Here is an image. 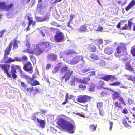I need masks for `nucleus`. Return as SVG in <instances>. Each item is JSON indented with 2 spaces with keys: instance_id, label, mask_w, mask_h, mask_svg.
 <instances>
[{
  "instance_id": "obj_41",
  "label": "nucleus",
  "mask_w": 135,
  "mask_h": 135,
  "mask_svg": "<svg viewBox=\"0 0 135 135\" xmlns=\"http://www.w3.org/2000/svg\"><path fill=\"white\" fill-rule=\"evenodd\" d=\"M36 115H38L37 113H36L33 114L32 117V119L34 121H36L37 120V119H38L36 116Z\"/></svg>"
},
{
  "instance_id": "obj_56",
  "label": "nucleus",
  "mask_w": 135,
  "mask_h": 135,
  "mask_svg": "<svg viewBox=\"0 0 135 135\" xmlns=\"http://www.w3.org/2000/svg\"><path fill=\"white\" fill-rule=\"evenodd\" d=\"M103 30L102 27L99 25L97 28V30L99 31H101Z\"/></svg>"
},
{
  "instance_id": "obj_11",
  "label": "nucleus",
  "mask_w": 135,
  "mask_h": 135,
  "mask_svg": "<svg viewBox=\"0 0 135 135\" xmlns=\"http://www.w3.org/2000/svg\"><path fill=\"white\" fill-rule=\"evenodd\" d=\"M9 55H8L7 58H5L4 57V55L3 59L5 63H10L15 61L20 62L22 61L21 59L17 56L15 57L14 59H12L11 57L8 58Z\"/></svg>"
},
{
  "instance_id": "obj_60",
  "label": "nucleus",
  "mask_w": 135,
  "mask_h": 135,
  "mask_svg": "<svg viewBox=\"0 0 135 135\" xmlns=\"http://www.w3.org/2000/svg\"><path fill=\"white\" fill-rule=\"evenodd\" d=\"M90 73L89 74V76H92V75H93V76L95 75V71H91V72H90Z\"/></svg>"
},
{
  "instance_id": "obj_43",
  "label": "nucleus",
  "mask_w": 135,
  "mask_h": 135,
  "mask_svg": "<svg viewBox=\"0 0 135 135\" xmlns=\"http://www.w3.org/2000/svg\"><path fill=\"white\" fill-rule=\"evenodd\" d=\"M130 52L133 56H135V48L134 46H133L131 47Z\"/></svg>"
},
{
  "instance_id": "obj_10",
  "label": "nucleus",
  "mask_w": 135,
  "mask_h": 135,
  "mask_svg": "<svg viewBox=\"0 0 135 135\" xmlns=\"http://www.w3.org/2000/svg\"><path fill=\"white\" fill-rule=\"evenodd\" d=\"M54 40L57 43L64 41L65 40L64 34L61 32H57L54 36Z\"/></svg>"
},
{
  "instance_id": "obj_37",
  "label": "nucleus",
  "mask_w": 135,
  "mask_h": 135,
  "mask_svg": "<svg viewBox=\"0 0 135 135\" xmlns=\"http://www.w3.org/2000/svg\"><path fill=\"white\" fill-rule=\"evenodd\" d=\"M105 83L104 81H102L100 80L99 82V85L101 87L104 88H104V86L105 85Z\"/></svg>"
},
{
  "instance_id": "obj_7",
  "label": "nucleus",
  "mask_w": 135,
  "mask_h": 135,
  "mask_svg": "<svg viewBox=\"0 0 135 135\" xmlns=\"http://www.w3.org/2000/svg\"><path fill=\"white\" fill-rule=\"evenodd\" d=\"M24 44L25 49L23 51L24 52L35 55V48L33 49H30L31 43L29 40H26L24 42Z\"/></svg>"
},
{
  "instance_id": "obj_24",
  "label": "nucleus",
  "mask_w": 135,
  "mask_h": 135,
  "mask_svg": "<svg viewBox=\"0 0 135 135\" xmlns=\"http://www.w3.org/2000/svg\"><path fill=\"white\" fill-rule=\"evenodd\" d=\"M130 62V61H128L126 62L125 64V69L127 70L131 71H133V69L131 66Z\"/></svg>"
},
{
  "instance_id": "obj_21",
  "label": "nucleus",
  "mask_w": 135,
  "mask_h": 135,
  "mask_svg": "<svg viewBox=\"0 0 135 135\" xmlns=\"http://www.w3.org/2000/svg\"><path fill=\"white\" fill-rule=\"evenodd\" d=\"M61 67L60 71V73H64L68 70V67L65 64L63 65L62 66L61 65Z\"/></svg>"
},
{
  "instance_id": "obj_2",
  "label": "nucleus",
  "mask_w": 135,
  "mask_h": 135,
  "mask_svg": "<svg viewBox=\"0 0 135 135\" xmlns=\"http://www.w3.org/2000/svg\"><path fill=\"white\" fill-rule=\"evenodd\" d=\"M57 124L60 128L69 131L70 133H73L74 132L75 129L73 124L64 119L63 118H60L58 119Z\"/></svg>"
},
{
  "instance_id": "obj_55",
  "label": "nucleus",
  "mask_w": 135,
  "mask_h": 135,
  "mask_svg": "<svg viewBox=\"0 0 135 135\" xmlns=\"http://www.w3.org/2000/svg\"><path fill=\"white\" fill-rule=\"evenodd\" d=\"M37 76L36 75V73H34L32 75V78H30V81H31V80H32L36 78H37Z\"/></svg>"
},
{
  "instance_id": "obj_63",
  "label": "nucleus",
  "mask_w": 135,
  "mask_h": 135,
  "mask_svg": "<svg viewBox=\"0 0 135 135\" xmlns=\"http://www.w3.org/2000/svg\"><path fill=\"white\" fill-rule=\"evenodd\" d=\"M76 114L77 115H79L80 117H82L83 118H85V116L84 115H83L81 114L80 113H76Z\"/></svg>"
},
{
  "instance_id": "obj_15",
  "label": "nucleus",
  "mask_w": 135,
  "mask_h": 135,
  "mask_svg": "<svg viewBox=\"0 0 135 135\" xmlns=\"http://www.w3.org/2000/svg\"><path fill=\"white\" fill-rule=\"evenodd\" d=\"M57 57V55L54 53L49 54L47 56V59L49 61H55Z\"/></svg>"
},
{
  "instance_id": "obj_4",
  "label": "nucleus",
  "mask_w": 135,
  "mask_h": 135,
  "mask_svg": "<svg viewBox=\"0 0 135 135\" xmlns=\"http://www.w3.org/2000/svg\"><path fill=\"white\" fill-rule=\"evenodd\" d=\"M50 46V42L48 41L41 42L36 44L35 50V55L39 56L43 53L46 49Z\"/></svg>"
},
{
  "instance_id": "obj_46",
  "label": "nucleus",
  "mask_w": 135,
  "mask_h": 135,
  "mask_svg": "<svg viewBox=\"0 0 135 135\" xmlns=\"http://www.w3.org/2000/svg\"><path fill=\"white\" fill-rule=\"evenodd\" d=\"M26 90L27 91L29 92L30 93H31L35 90L34 88L33 87H32L31 88L30 87L27 88L26 89Z\"/></svg>"
},
{
  "instance_id": "obj_47",
  "label": "nucleus",
  "mask_w": 135,
  "mask_h": 135,
  "mask_svg": "<svg viewBox=\"0 0 135 135\" xmlns=\"http://www.w3.org/2000/svg\"><path fill=\"white\" fill-rule=\"evenodd\" d=\"M132 18H131L130 19V20H129L128 21V25L129 28V30H131L132 27V22L130 20H132Z\"/></svg>"
},
{
  "instance_id": "obj_14",
  "label": "nucleus",
  "mask_w": 135,
  "mask_h": 135,
  "mask_svg": "<svg viewBox=\"0 0 135 135\" xmlns=\"http://www.w3.org/2000/svg\"><path fill=\"white\" fill-rule=\"evenodd\" d=\"M73 71L70 70H68L62 77L61 78V81L64 80L65 82L66 83L69 79L70 77L73 74Z\"/></svg>"
},
{
  "instance_id": "obj_32",
  "label": "nucleus",
  "mask_w": 135,
  "mask_h": 135,
  "mask_svg": "<svg viewBox=\"0 0 135 135\" xmlns=\"http://www.w3.org/2000/svg\"><path fill=\"white\" fill-rule=\"evenodd\" d=\"M95 86L94 84L93 83H91L89 85V88L88 90L91 92H92L94 90Z\"/></svg>"
},
{
  "instance_id": "obj_36",
  "label": "nucleus",
  "mask_w": 135,
  "mask_h": 135,
  "mask_svg": "<svg viewBox=\"0 0 135 135\" xmlns=\"http://www.w3.org/2000/svg\"><path fill=\"white\" fill-rule=\"evenodd\" d=\"M76 52L72 50H68L66 53V55H71L72 54L75 53Z\"/></svg>"
},
{
  "instance_id": "obj_6",
  "label": "nucleus",
  "mask_w": 135,
  "mask_h": 135,
  "mask_svg": "<svg viewBox=\"0 0 135 135\" xmlns=\"http://www.w3.org/2000/svg\"><path fill=\"white\" fill-rule=\"evenodd\" d=\"M104 89H107L113 93V94L112 95V98L113 100H115L116 99H118V100L121 103L123 104L125 106H126V105L123 98L120 96V95L118 92L114 91V90L108 88H104Z\"/></svg>"
},
{
  "instance_id": "obj_33",
  "label": "nucleus",
  "mask_w": 135,
  "mask_h": 135,
  "mask_svg": "<svg viewBox=\"0 0 135 135\" xmlns=\"http://www.w3.org/2000/svg\"><path fill=\"white\" fill-rule=\"evenodd\" d=\"M121 84V82L120 81H115L110 83L109 85L110 86H118Z\"/></svg>"
},
{
  "instance_id": "obj_1",
  "label": "nucleus",
  "mask_w": 135,
  "mask_h": 135,
  "mask_svg": "<svg viewBox=\"0 0 135 135\" xmlns=\"http://www.w3.org/2000/svg\"><path fill=\"white\" fill-rule=\"evenodd\" d=\"M10 65L7 64H0V67L1 69L7 74V76L10 78H13L14 79L17 78V76L16 73L18 71L20 72H21L22 70L21 66L18 65L12 64L11 66V71L9 72L8 70Z\"/></svg>"
},
{
  "instance_id": "obj_42",
  "label": "nucleus",
  "mask_w": 135,
  "mask_h": 135,
  "mask_svg": "<svg viewBox=\"0 0 135 135\" xmlns=\"http://www.w3.org/2000/svg\"><path fill=\"white\" fill-rule=\"evenodd\" d=\"M30 58L33 64H35L36 62V59L35 57L33 55H31L30 56Z\"/></svg>"
},
{
  "instance_id": "obj_31",
  "label": "nucleus",
  "mask_w": 135,
  "mask_h": 135,
  "mask_svg": "<svg viewBox=\"0 0 135 135\" xmlns=\"http://www.w3.org/2000/svg\"><path fill=\"white\" fill-rule=\"evenodd\" d=\"M123 123L125 127L127 128L130 129L132 127L129 124H127V121L125 119L122 120Z\"/></svg>"
},
{
  "instance_id": "obj_9",
  "label": "nucleus",
  "mask_w": 135,
  "mask_h": 135,
  "mask_svg": "<svg viewBox=\"0 0 135 135\" xmlns=\"http://www.w3.org/2000/svg\"><path fill=\"white\" fill-rule=\"evenodd\" d=\"M92 97L84 95H81L77 96V101L79 102L84 103L86 102H89Z\"/></svg>"
},
{
  "instance_id": "obj_62",
  "label": "nucleus",
  "mask_w": 135,
  "mask_h": 135,
  "mask_svg": "<svg viewBox=\"0 0 135 135\" xmlns=\"http://www.w3.org/2000/svg\"><path fill=\"white\" fill-rule=\"evenodd\" d=\"M104 41L105 42V45H107L108 44H109L110 42V40H105Z\"/></svg>"
},
{
  "instance_id": "obj_12",
  "label": "nucleus",
  "mask_w": 135,
  "mask_h": 135,
  "mask_svg": "<svg viewBox=\"0 0 135 135\" xmlns=\"http://www.w3.org/2000/svg\"><path fill=\"white\" fill-rule=\"evenodd\" d=\"M23 68L25 71L30 73L32 74L33 72V68L30 62H27L24 64Z\"/></svg>"
},
{
  "instance_id": "obj_49",
  "label": "nucleus",
  "mask_w": 135,
  "mask_h": 135,
  "mask_svg": "<svg viewBox=\"0 0 135 135\" xmlns=\"http://www.w3.org/2000/svg\"><path fill=\"white\" fill-rule=\"evenodd\" d=\"M7 31V30L5 29L2 30L0 31V38L2 37L4 33Z\"/></svg>"
},
{
  "instance_id": "obj_29",
  "label": "nucleus",
  "mask_w": 135,
  "mask_h": 135,
  "mask_svg": "<svg viewBox=\"0 0 135 135\" xmlns=\"http://www.w3.org/2000/svg\"><path fill=\"white\" fill-rule=\"evenodd\" d=\"M31 82L30 83L31 86H34L40 85L39 83L36 80H31Z\"/></svg>"
},
{
  "instance_id": "obj_19",
  "label": "nucleus",
  "mask_w": 135,
  "mask_h": 135,
  "mask_svg": "<svg viewBox=\"0 0 135 135\" xmlns=\"http://www.w3.org/2000/svg\"><path fill=\"white\" fill-rule=\"evenodd\" d=\"M61 65H62V64L61 63H58L57 65L52 70V73L54 74L57 73L61 66Z\"/></svg>"
},
{
  "instance_id": "obj_27",
  "label": "nucleus",
  "mask_w": 135,
  "mask_h": 135,
  "mask_svg": "<svg viewBox=\"0 0 135 135\" xmlns=\"http://www.w3.org/2000/svg\"><path fill=\"white\" fill-rule=\"evenodd\" d=\"M37 122L40 124L39 126L42 128H44L46 124V122L44 120H39V119H37Z\"/></svg>"
},
{
  "instance_id": "obj_8",
  "label": "nucleus",
  "mask_w": 135,
  "mask_h": 135,
  "mask_svg": "<svg viewBox=\"0 0 135 135\" xmlns=\"http://www.w3.org/2000/svg\"><path fill=\"white\" fill-rule=\"evenodd\" d=\"M14 4L11 3L9 4H6L5 2H0V10L6 11H12L14 9Z\"/></svg>"
},
{
  "instance_id": "obj_3",
  "label": "nucleus",
  "mask_w": 135,
  "mask_h": 135,
  "mask_svg": "<svg viewBox=\"0 0 135 135\" xmlns=\"http://www.w3.org/2000/svg\"><path fill=\"white\" fill-rule=\"evenodd\" d=\"M115 45L117 46L115 51L114 54L116 57H120L121 56H126L128 55L126 43L123 42L116 43Z\"/></svg>"
},
{
  "instance_id": "obj_13",
  "label": "nucleus",
  "mask_w": 135,
  "mask_h": 135,
  "mask_svg": "<svg viewBox=\"0 0 135 135\" xmlns=\"http://www.w3.org/2000/svg\"><path fill=\"white\" fill-rule=\"evenodd\" d=\"M101 79H102L106 81L113 82L114 80H117V78L115 77L114 75H105L103 77L100 78Z\"/></svg>"
},
{
  "instance_id": "obj_35",
  "label": "nucleus",
  "mask_w": 135,
  "mask_h": 135,
  "mask_svg": "<svg viewBox=\"0 0 135 135\" xmlns=\"http://www.w3.org/2000/svg\"><path fill=\"white\" fill-rule=\"evenodd\" d=\"M96 126H95L94 124H91L89 126V128L91 131H94L96 129Z\"/></svg>"
},
{
  "instance_id": "obj_53",
  "label": "nucleus",
  "mask_w": 135,
  "mask_h": 135,
  "mask_svg": "<svg viewBox=\"0 0 135 135\" xmlns=\"http://www.w3.org/2000/svg\"><path fill=\"white\" fill-rule=\"evenodd\" d=\"M51 67V65L50 63L47 64L46 65L45 68L46 70H48Z\"/></svg>"
},
{
  "instance_id": "obj_34",
  "label": "nucleus",
  "mask_w": 135,
  "mask_h": 135,
  "mask_svg": "<svg viewBox=\"0 0 135 135\" xmlns=\"http://www.w3.org/2000/svg\"><path fill=\"white\" fill-rule=\"evenodd\" d=\"M103 105V104L102 102H100L97 103V106L98 110L102 109Z\"/></svg>"
},
{
  "instance_id": "obj_45",
  "label": "nucleus",
  "mask_w": 135,
  "mask_h": 135,
  "mask_svg": "<svg viewBox=\"0 0 135 135\" xmlns=\"http://www.w3.org/2000/svg\"><path fill=\"white\" fill-rule=\"evenodd\" d=\"M99 65L101 66H105L106 65V63L103 60H100V61L99 62Z\"/></svg>"
},
{
  "instance_id": "obj_39",
  "label": "nucleus",
  "mask_w": 135,
  "mask_h": 135,
  "mask_svg": "<svg viewBox=\"0 0 135 135\" xmlns=\"http://www.w3.org/2000/svg\"><path fill=\"white\" fill-rule=\"evenodd\" d=\"M69 94L68 93H66V95L65 97V101L62 104L63 105H64L68 103V99L69 98Z\"/></svg>"
},
{
  "instance_id": "obj_20",
  "label": "nucleus",
  "mask_w": 135,
  "mask_h": 135,
  "mask_svg": "<svg viewBox=\"0 0 135 135\" xmlns=\"http://www.w3.org/2000/svg\"><path fill=\"white\" fill-rule=\"evenodd\" d=\"M81 81L79 78L76 77H74L72 78L70 81V84L72 86L75 85V82H79Z\"/></svg>"
},
{
  "instance_id": "obj_38",
  "label": "nucleus",
  "mask_w": 135,
  "mask_h": 135,
  "mask_svg": "<svg viewBox=\"0 0 135 135\" xmlns=\"http://www.w3.org/2000/svg\"><path fill=\"white\" fill-rule=\"evenodd\" d=\"M49 18V17L47 15L44 17H40L39 18L38 20L40 22H42L46 20L47 19H48Z\"/></svg>"
},
{
  "instance_id": "obj_22",
  "label": "nucleus",
  "mask_w": 135,
  "mask_h": 135,
  "mask_svg": "<svg viewBox=\"0 0 135 135\" xmlns=\"http://www.w3.org/2000/svg\"><path fill=\"white\" fill-rule=\"evenodd\" d=\"M81 81L79 83H82L84 84H86L89 83V82L90 80V78L89 77H85L84 78L83 80L80 79H79Z\"/></svg>"
},
{
  "instance_id": "obj_61",
  "label": "nucleus",
  "mask_w": 135,
  "mask_h": 135,
  "mask_svg": "<svg viewBox=\"0 0 135 135\" xmlns=\"http://www.w3.org/2000/svg\"><path fill=\"white\" fill-rule=\"evenodd\" d=\"M75 17V15H71L70 16V19L69 20L72 21L73 18Z\"/></svg>"
},
{
  "instance_id": "obj_57",
  "label": "nucleus",
  "mask_w": 135,
  "mask_h": 135,
  "mask_svg": "<svg viewBox=\"0 0 135 135\" xmlns=\"http://www.w3.org/2000/svg\"><path fill=\"white\" fill-rule=\"evenodd\" d=\"M71 22V21H70L69 20V21L68 23L67 26L68 27L71 28L72 29H73V27L70 25V23Z\"/></svg>"
},
{
  "instance_id": "obj_48",
  "label": "nucleus",
  "mask_w": 135,
  "mask_h": 135,
  "mask_svg": "<svg viewBox=\"0 0 135 135\" xmlns=\"http://www.w3.org/2000/svg\"><path fill=\"white\" fill-rule=\"evenodd\" d=\"M78 87L80 89L82 90H85L86 88V86L83 85L82 84H80L79 85Z\"/></svg>"
},
{
  "instance_id": "obj_52",
  "label": "nucleus",
  "mask_w": 135,
  "mask_h": 135,
  "mask_svg": "<svg viewBox=\"0 0 135 135\" xmlns=\"http://www.w3.org/2000/svg\"><path fill=\"white\" fill-rule=\"evenodd\" d=\"M98 110H99V113L100 115L104 116V112L102 109H101Z\"/></svg>"
},
{
  "instance_id": "obj_64",
  "label": "nucleus",
  "mask_w": 135,
  "mask_h": 135,
  "mask_svg": "<svg viewBox=\"0 0 135 135\" xmlns=\"http://www.w3.org/2000/svg\"><path fill=\"white\" fill-rule=\"evenodd\" d=\"M127 79L129 80L133 81V80L132 76H128V78H127Z\"/></svg>"
},
{
  "instance_id": "obj_58",
  "label": "nucleus",
  "mask_w": 135,
  "mask_h": 135,
  "mask_svg": "<svg viewBox=\"0 0 135 135\" xmlns=\"http://www.w3.org/2000/svg\"><path fill=\"white\" fill-rule=\"evenodd\" d=\"M128 100L129 103L130 104H131L133 103L134 101L132 99H128Z\"/></svg>"
},
{
  "instance_id": "obj_44",
  "label": "nucleus",
  "mask_w": 135,
  "mask_h": 135,
  "mask_svg": "<svg viewBox=\"0 0 135 135\" xmlns=\"http://www.w3.org/2000/svg\"><path fill=\"white\" fill-rule=\"evenodd\" d=\"M90 57L91 58L94 60H97L99 59V57L95 54H92L91 55Z\"/></svg>"
},
{
  "instance_id": "obj_16",
  "label": "nucleus",
  "mask_w": 135,
  "mask_h": 135,
  "mask_svg": "<svg viewBox=\"0 0 135 135\" xmlns=\"http://www.w3.org/2000/svg\"><path fill=\"white\" fill-rule=\"evenodd\" d=\"M121 103L117 101L114 103V110H115V112H119L120 110L122 109V107L121 105Z\"/></svg>"
},
{
  "instance_id": "obj_59",
  "label": "nucleus",
  "mask_w": 135,
  "mask_h": 135,
  "mask_svg": "<svg viewBox=\"0 0 135 135\" xmlns=\"http://www.w3.org/2000/svg\"><path fill=\"white\" fill-rule=\"evenodd\" d=\"M22 60H23L24 61H26L27 60V58L26 56L25 55H24L22 57Z\"/></svg>"
},
{
  "instance_id": "obj_50",
  "label": "nucleus",
  "mask_w": 135,
  "mask_h": 135,
  "mask_svg": "<svg viewBox=\"0 0 135 135\" xmlns=\"http://www.w3.org/2000/svg\"><path fill=\"white\" fill-rule=\"evenodd\" d=\"M21 86L25 89H26L27 86V85L26 84V83L23 82H22L21 83Z\"/></svg>"
},
{
  "instance_id": "obj_17",
  "label": "nucleus",
  "mask_w": 135,
  "mask_h": 135,
  "mask_svg": "<svg viewBox=\"0 0 135 135\" xmlns=\"http://www.w3.org/2000/svg\"><path fill=\"white\" fill-rule=\"evenodd\" d=\"M82 59L81 56H76L70 61V64L72 65L76 64L78 63Z\"/></svg>"
},
{
  "instance_id": "obj_30",
  "label": "nucleus",
  "mask_w": 135,
  "mask_h": 135,
  "mask_svg": "<svg viewBox=\"0 0 135 135\" xmlns=\"http://www.w3.org/2000/svg\"><path fill=\"white\" fill-rule=\"evenodd\" d=\"M20 73L21 74V78L25 79H30V77L26 74L25 73L22 72V70L21 71V72H20Z\"/></svg>"
},
{
  "instance_id": "obj_54",
  "label": "nucleus",
  "mask_w": 135,
  "mask_h": 135,
  "mask_svg": "<svg viewBox=\"0 0 135 135\" xmlns=\"http://www.w3.org/2000/svg\"><path fill=\"white\" fill-rule=\"evenodd\" d=\"M122 112L124 114H126L128 113V111L126 108H124L122 110Z\"/></svg>"
},
{
  "instance_id": "obj_5",
  "label": "nucleus",
  "mask_w": 135,
  "mask_h": 135,
  "mask_svg": "<svg viewBox=\"0 0 135 135\" xmlns=\"http://www.w3.org/2000/svg\"><path fill=\"white\" fill-rule=\"evenodd\" d=\"M17 37L15 39L12 40L9 43L8 46L7 47L4 51V57L7 58L8 55H9L12 49V46L13 44L12 49L15 50L18 48L19 45L18 43H19L20 41L17 40Z\"/></svg>"
},
{
  "instance_id": "obj_26",
  "label": "nucleus",
  "mask_w": 135,
  "mask_h": 135,
  "mask_svg": "<svg viewBox=\"0 0 135 135\" xmlns=\"http://www.w3.org/2000/svg\"><path fill=\"white\" fill-rule=\"evenodd\" d=\"M88 49L92 52H95L96 51V47L94 45L89 44Z\"/></svg>"
},
{
  "instance_id": "obj_28",
  "label": "nucleus",
  "mask_w": 135,
  "mask_h": 135,
  "mask_svg": "<svg viewBox=\"0 0 135 135\" xmlns=\"http://www.w3.org/2000/svg\"><path fill=\"white\" fill-rule=\"evenodd\" d=\"M125 56L124 57L122 58L121 59L122 62H126L127 61H130L129 60L130 58V55H129L128 54L126 56Z\"/></svg>"
},
{
  "instance_id": "obj_25",
  "label": "nucleus",
  "mask_w": 135,
  "mask_h": 135,
  "mask_svg": "<svg viewBox=\"0 0 135 135\" xmlns=\"http://www.w3.org/2000/svg\"><path fill=\"white\" fill-rule=\"evenodd\" d=\"M113 50L112 48L109 47H108L105 49L104 52L107 54H110L113 52Z\"/></svg>"
},
{
  "instance_id": "obj_23",
  "label": "nucleus",
  "mask_w": 135,
  "mask_h": 135,
  "mask_svg": "<svg viewBox=\"0 0 135 135\" xmlns=\"http://www.w3.org/2000/svg\"><path fill=\"white\" fill-rule=\"evenodd\" d=\"M87 31V26L85 24L81 26L78 30V32L80 33L82 32H86Z\"/></svg>"
},
{
  "instance_id": "obj_51",
  "label": "nucleus",
  "mask_w": 135,
  "mask_h": 135,
  "mask_svg": "<svg viewBox=\"0 0 135 135\" xmlns=\"http://www.w3.org/2000/svg\"><path fill=\"white\" fill-rule=\"evenodd\" d=\"M129 27L127 24H125L124 26L121 28V29L122 30H128Z\"/></svg>"
},
{
  "instance_id": "obj_18",
  "label": "nucleus",
  "mask_w": 135,
  "mask_h": 135,
  "mask_svg": "<svg viewBox=\"0 0 135 135\" xmlns=\"http://www.w3.org/2000/svg\"><path fill=\"white\" fill-rule=\"evenodd\" d=\"M135 5V1L134 0H132L130 2L128 5L125 8V10L127 11L132 7Z\"/></svg>"
},
{
  "instance_id": "obj_40",
  "label": "nucleus",
  "mask_w": 135,
  "mask_h": 135,
  "mask_svg": "<svg viewBox=\"0 0 135 135\" xmlns=\"http://www.w3.org/2000/svg\"><path fill=\"white\" fill-rule=\"evenodd\" d=\"M97 45L99 47L100 45L103 44V40L102 39H99L96 40Z\"/></svg>"
}]
</instances>
